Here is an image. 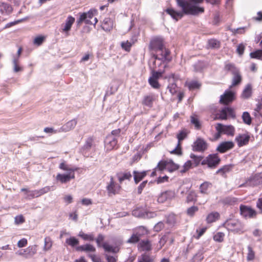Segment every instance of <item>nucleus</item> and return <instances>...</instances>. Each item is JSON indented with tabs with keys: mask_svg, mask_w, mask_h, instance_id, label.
<instances>
[{
	"mask_svg": "<svg viewBox=\"0 0 262 262\" xmlns=\"http://www.w3.org/2000/svg\"><path fill=\"white\" fill-rule=\"evenodd\" d=\"M12 10L13 8L10 4L4 2L0 3V13L2 14L8 15Z\"/></svg>",
	"mask_w": 262,
	"mask_h": 262,
	"instance_id": "obj_23",
	"label": "nucleus"
},
{
	"mask_svg": "<svg viewBox=\"0 0 262 262\" xmlns=\"http://www.w3.org/2000/svg\"><path fill=\"white\" fill-rule=\"evenodd\" d=\"M175 192L172 190H167L162 192L158 196L157 201L159 203H163L167 200H170L175 197Z\"/></svg>",
	"mask_w": 262,
	"mask_h": 262,
	"instance_id": "obj_13",
	"label": "nucleus"
},
{
	"mask_svg": "<svg viewBox=\"0 0 262 262\" xmlns=\"http://www.w3.org/2000/svg\"><path fill=\"white\" fill-rule=\"evenodd\" d=\"M156 99V96L154 94H149L144 96L142 104L146 106L151 107L152 106L153 102Z\"/></svg>",
	"mask_w": 262,
	"mask_h": 262,
	"instance_id": "obj_17",
	"label": "nucleus"
},
{
	"mask_svg": "<svg viewBox=\"0 0 262 262\" xmlns=\"http://www.w3.org/2000/svg\"><path fill=\"white\" fill-rule=\"evenodd\" d=\"M164 227V223L162 222L158 223L154 228V229L156 232L161 231Z\"/></svg>",
	"mask_w": 262,
	"mask_h": 262,
	"instance_id": "obj_64",
	"label": "nucleus"
},
{
	"mask_svg": "<svg viewBox=\"0 0 262 262\" xmlns=\"http://www.w3.org/2000/svg\"><path fill=\"white\" fill-rule=\"evenodd\" d=\"M59 168L61 169L67 171L69 172H74L76 169L70 168L68 165L66 164L64 162L61 163L59 165Z\"/></svg>",
	"mask_w": 262,
	"mask_h": 262,
	"instance_id": "obj_53",
	"label": "nucleus"
},
{
	"mask_svg": "<svg viewBox=\"0 0 262 262\" xmlns=\"http://www.w3.org/2000/svg\"><path fill=\"white\" fill-rule=\"evenodd\" d=\"M144 212H145V211H143L142 210H141L139 209H136V210H133V214L135 216H136L138 217L144 218V215H145Z\"/></svg>",
	"mask_w": 262,
	"mask_h": 262,
	"instance_id": "obj_59",
	"label": "nucleus"
},
{
	"mask_svg": "<svg viewBox=\"0 0 262 262\" xmlns=\"http://www.w3.org/2000/svg\"><path fill=\"white\" fill-rule=\"evenodd\" d=\"M74 178L75 173L71 172H69L67 174L58 173L56 176V180L60 181L61 183H66Z\"/></svg>",
	"mask_w": 262,
	"mask_h": 262,
	"instance_id": "obj_15",
	"label": "nucleus"
},
{
	"mask_svg": "<svg viewBox=\"0 0 262 262\" xmlns=\"http://www.w3.org/2000/svg\"><path fill=\"white\" fill-rule=\"evenodd\" d=\"M250 57L252 58H256L262 60V50H258L250 53Z\"/></svg>",
	"mask_w": 262,
	"mask_h": 262,
	"instance_id": "obj_49",
	"label": "nucleus"
},
{
	"mask_svg": "<svg viewBox=\"0 0 262 262\" xmlns=\"http://www.w3.org/2000/svg\"><path fill=\"white\" fill-rule=\"evenodd\" d=\"M208 46L211 48H219L220 46V42L216 39H211L208 40Z\"/></svg>",
	"mask_w": 262,
	"mask_h": 262,
	"instance_id": "obj_46",
	"label": "nucleus"
},
{
	"mask_svg": "<svg viewBox=\"0 0 262 262\" xmlns=\"http://www.w3.org/2000/svg\"><path fill=\"white\" fill-rule=\"evenodd\" d=\"M121 47L126 51H129L132 44L128 41L121 42Z\"/></svg>",
	"mask_w": 262,
	"mask_h": 262,
	"instance_id": "obj_61",
	"label": "nucleus"
},
{
	"mask_svg": "<svg viewBox=\"0 0 262 262\" xmlns=\"http://www.w3.org/2000/svg\"><path fill=\"white\" fill-rule=\"evenodd\" d=\"M198 210L199 208L197 206H191L187 209V214L189 216H193Z\"/></svg>",
	"mask_w": 262,
	"mask_h": 262,
	"instance_id": "obj_51",
	"label": "nucleus"
},
{
	"mask_svg": "<svg viewBox=\"0 0 262 262\" xmlns=\"http://www.w3.org/2000/svg\"><path fill=\"white\" fill-rule=\"evenodd\" d=\"M102 247L106 252L117 253L119 251V249L117 247L111 246L106 243H104L102 245Z\"/></svg>",
	"mask_w": 262,
	"mask_h": 262,
	"instance_id": "obj_38",
	"label": "nucleus"
},
{
	"mask_svg": "<svg viewBox=\"0 0 262 262\" xmlns=\"http://www.w3.org/2000/svg\"><path fill=\"white\" fill-rule=\"evenodd\" d=\"M133 174L135 182L137 184L146 176V171L139 172L135 170Z\"/></svg>",
	"mask_w": 262,
	"mask_h": 262,
	"instance_id": "obj_30",
	"label": "nucleus"
},
{
	"mask_svg": "<svg viewBox=\"0 0 262 262\" xmlns=\"http://www.w3.org/2000/svg\"><path fill=\"white\" fill-rule=\"evenodd\" d=\"M158 80L157 79L149 77L148 79V82L152 88L155 89H158L160 86V84Z\"/></svg>",
	"mask_w": 262,
	"mask_h": 262,
	"instance_id": "obj_45",
	"label": "nucleus"
},
{
	"mask_svg": "<svg viewBox=\"0 0 262 262\" xmlns=\"http://www.w3.org/2000/svg\"><path fill=\"white\" fill-rule=\"evenodd\" d=\"M18 57H14L13 59V70L15 72H18L22 70V68L18 65Z\"/></svg>",
	"mask_w": 262,
	"mask_h": 262,
	"instance_id": "obj_50",
	"label": "nucleus"
},
{
	"mask_svg": "<svg viewBox=\"0 0 262 262\" xmlns=\"http://www.w3.org/2000/svg\"><path fill=\"white\" fill-rule=\"evenodd\" d=\"M242 118L244 122L248 125L251 123V118L249 113L245 112L242 115Z\"/></svg>",
	"mask_w": 262,
	"mask_h": 262,
	"instance_id": "obj_47",
	"label": "nucleus"
},
{
	"mask_svg": "<svg viewBox=\"0 0 262 262\" xmlns=\"http://www.w3.org/2000/svg\"><path fill=\"white\" fill-rule=\"evenodd\" d=\"M151 47L153 50L156 52L152 58H156L160 59H167L169 61L170 60L169 57L170 52L163 46L162 41L156 39L153 40L151 42Z\"/></svg>",
	"mask_w": 262,
	"mask_h": 262,
	"instance_id": "obj_2",
	"label": "nucleus"
},
{
	"mask_svg": "<svg viewBox=\"0 0 262 262\" xmlns=\"http://www.w3.org/2000/svg\"><path fill=\"white\" fill-rule=\"evenodd\" d=\"M220 217V214L217 212H212L208 214L206 217L207 223H212L215 222Z\"/></svg>",
	"mask_w": 262,
	"mask_h": 262,
	"instance_id": "obj_31",
	"label": "nucleus"
},
{
	"mask_svg": "<svg viewBox=\"0 0 262 262\" xmlns=\"http://www.w3.org/2000/svg\"><path fill=\"white\" fill-rule=\"evenodd\" d=\"M77 124V121L75 119L71 120L63 125L58 132H67L73 129Z\"/></svg>",
	"mask_w": 262,
	"mask_h": 262,
	"instance_id": "obj_21",
	"label": "nucleus"
},
{
	"mask_svg": "<svg viewBox=\"0 0 262 262\" xmlns=\"http://www.w3.org/2000/svg\"><path fill=\"white\" fill-rule=\"evenodd\" d=\"M44 247L43 249L45 251L49 250L52 246V242L51 239L49 237H46L44 239Z\"/></svg>",
	"mask_w": 262,
	"mask_h": 262,
	"instance_id": "obj_43",
	"label": "nucleus"
},
{
	"mask_svg": "<svg viewBox=\"0 0 262 262\" xmlns=\"http://www.w3.org/2000/svg\"><path fill=\"white\" fill-rule=\"evenodd\" d=\"M151 247V244L148 240L142 241L139 244V249L141 251H150Z\"/></svg>",
	"mask_w": 262,
	"mask_h": 262,
	"instance_id": "obj_27",
	"label": "nucleus"
},
{
	"mask_svg": "<svg viewBox=\"0 0 262 262\" xmlns=\"http://www.w3.org/2000/svg\"><path fill=\"white\" fill-rule=\"evenodd\" d=\"M208 144L203 139L199 138L194 142L192 146L193 150L195 151L203 152L207 148Z\"/></svg>",
	"mask_w": 262,
	"mask_h": 262,
	"instance_id": "obj_8",
	"label": "nucleus"
},
{
	"mask_svg": "<svg viewBox=\"0 0 262 262\" xmlns=\"http://www.w3.org/2000/svg\"><path fill=\"white\" fill-rule=\"evenodd\" d=\"M75 19L74 17L70 15L68 16L66 20L65 24L62 25V32H68L71 29L72 26L74 23Z\"/></svg>",
	"mask_w": 262,
	"mask_h": 262,
	"instance_id": "obj_19",
	"label": "nucleus"
},
{
	"mask_svg": "<svg viewBox=\"0 0 262 262\" xmlns=\"http://www.w3.org/2000/svg\"><path fill=\"white\" fill-rule=\"evenodd\" d=\"M234 92L230 90H226L220 97V103L227 105L232 102L234 99Z\"/></svg>",
	"mask_w": 262,
	"mask_h": 262,
	"instance_id": "obj_9",
	"label": "nucleus"
},
{
	"mask_svg": "<svg viewBox=\"0 0 262 262\" xmlns=\"http://www.w3.org/2000/svg\"><path fill=\"white\" fill-rule=\"evenodd\" d=\"M191 122L192 124H193L194 125L196 129H199L200 128L201 124H200L199 120H198V119L196 117H195L194 116H191Z\"/></svg>",
	"mask_w": 262,
	"mask_h": 262,
	"instance_id": "obj_56",
	"label": "nucleus"
},
{
	"mask_svg": "<svg viewBox=\"0 0 262 262\" xmlns=\"http://www.w3.org/2000/svg\"><path fill=\"white\" fill-rule=\"evenodd\" d=\"M255 257V252L252 248L250 246H248V253L247 259L248 261H251L254 259Z\"/></svg>",
	"mask_w": 262,
	"mask_h": 262,
	"instance_id": "obj_44",
	"label": "nucleus"
},
{
	"mask_svg": "<svg viewBox=\"0 0 262 262\" xmlns=\"http://www.w3.org/2000/svg\"><path fill=\"white\" fill-rule=\"evenodd\" d=\"M239 210L241 215L244 218L252 219L256 216V211L250 206L241 205Z\"/></svg>",
	"mask_w": 262,
	"mask_h": 262,
	"instance_id": "obj_5",
	"label": "nucleus"
},
{
	"mask_svg": "<svg viewBox=\"0 0 262 262\" xmlns=\"http://www.w3.org/2000/svg\"><path fill=\"white\" fill-rule=\"evenodd\" d=\"M78 235L84 241H93L95 239L93 234H85L82 231L79 232Z\"/></svg>",
	"mask_w": 262,
	"mask_h": 262,
	"instance_id": "obj_35",
	"label": "nucleus"
},
{
	"mask_svg": "<svg viewBox=\"0 0 262 262\" xmlns=\"http://www.w3.org/2000/svg\"><path fill=\"white\" fill-rule=\"evenodd\" d=\"M233 77L232 80V84L230 86V88L238 85L241 83L242 80V77L239 73V71L237 72L236 74H233Z\"/></svg>",
	"mask_w": 262,
	"mask_h": 262,
	"instance_id": "obj_33",
	"label": "nucleus"
},
{
	"mask_svg": "<svg viewBox=\"0 0 262 262\" xmlns=\"http://www.w3.org/2000/svg\"><path fill=\"white\" fill-rule=\"evenodd\" d=\"M250 137L247 134H238L235 138V141L237 143L238 147H241L248 144Z\"/></svg>",
	"mask_w": 262,
	"mask_h": 262,
	"instance_id": "obj_11",
	"label": "nucleus"
},
{
	"mask_svg": "<svg viewBox=\"0 0 262 262\" xmlns=\"http://www.w3.org/2000/svg\"><path fill=\"white\" fill-rule=\"evenodd\" d=\"M76 249L77 251H84L86 252H94L96 251V248L93 245L89 244L78 246L76 248Z\"/></svg>",
	"mask_w": 262,
	"mask_h": 262,
	"instance_id": "obj_25",
	"label": "nucleus"
},
{
	"mask_svg": "<svg viewBox=\"0 0 262 262\" xmlns=\"http://www.w3.org/2000/svg\"><path fill=\"white\" fill-rule=\"evenodd\" d=\"M220 127L221 128L223 134H225L229 136H234L235 133V128L232 125H225L221 123Z\"/></svg>",
	"mask_w": 262,
	"mask_h": 262,
	"instance_id": "obj_20",
	"label": "nucleus"
},
{
	"mask_svg": "<svg viewBox=\"0 0 262 262\" xmlns=\"http://www.w3.org/2000/svg\"><path fill=\"white\" fill-rule=\"evenodd\" d=\"M262 183V178L259 174H255L253 176L251 177L249 179L246 181V182L241 184L239 187H254Z\"/></svg>",
	"mask_w": 262,
	"mask_h": 262,
	"instance_id": "obj_6",
	"label": "nucleus"
},
{
	"mask_svg": "<svg viewBox=\"0 0 262 262\" xmlns=\"http://www.w3.org/2000/svg\"><path fill=\"white\" fill-rule=\"evenodd\" d=\"M194 166L193 163L191 161H187L183 165V169L180 170L181 173L185 172L187 170L189 169L192 167Z\"/></svg>",
	"mask_w": 262,
	"mask_h": 262,
	"instance_id": "obj_48",
	"label": "nucleus"
},
{
	"mask_svg": "<svg viewBox=\"0 0 262 262\" xmlns=\"http://www.w3.org/2000/svg\"><path fill=\"white\" fill-rule=\"evenodd\" d=\"M25 219L22 215H19L15 217L14 222L16 225L20 224L25 222Z\"/></svg>",
	"mask_w": 262,
	"mask_h": 262,
	"instance_id": "obj_62",
	"label": "nucleus"
},
{
	"mask_svg": "<svg viewBox=\"0 0 262 262\" xmlns=\"http://www.w3.org/2000/svg\"><path fill=\"white\" fill-rule=\"evenodd\" d=\"M168 165L167 170L169 172H172L179 168V166L172 161H168Z\"/></svg>",
	"mask_w": 262,
	"mask_h": 262,
	"instance_id": "obj_55",
	"label": "nucleus"
},
{
	"mask_svg": "<svg viewBox=\"0 0 262 262\" xmlns=\"http://www.w3.org/2000/svg\"><path fill=\"white\" fill-rule=\"evenodd\" d=\"M104 144L106 149L111 150L116 146L117 139L113 135H108L104 141Z\"/></svg>",
	"mask_w": 262,
	"mask_h": 262,
	"instance_id": "obj_12",
	"label": "nucleus"
},
{
	"mask_svg": "<svg viewBox=\"0 0 262 262\" xmlns=\"http://www.w3.org/2000/svg\"><path fill=\"white\" fill-rule=\"evenodd\" d=\"M224 234L222 232H218L213 236V239L218 242H222L224 239Z\"/></svg>",
	"mask_w": 262,
	"mask_h": 262,
	"instance_id": "obj_57",
	"label": "nucleus"
},
{
	"mask_svg": "<svg viewBox=\"0 0 262 262\" xmlns=\"http://www.w3.org/2000/svg\"><path fill=\"white\" fill-rule=\"evenodd\" d=\"M113 27V20L109 17L105 18L101 24L102 29L105 31H110Z\"/></svg>",
	"mask_w": 262,
	"mask_h": 262,
	"instance_id": "obj_22",
	"label": "nucleus"
},
{
	"mask_svg": "<svg viewBox=\"0 0 262 262\" xmlns=\"http://www.w3.org/2000/svg\"><path fill=\"white\" fill-rule=\"evenodd\" d=\"M132 177V176L130 172H121L117 174V177L120 183L125 180H130Z\"/></svg>",
	"mask_w": 262,
	"mask_h": 262,
	"instance_id": "obj_32",
	"label": "nucleus"
},
{
	"mask_svg": "<svg viewBox=\"0 0 262 262\" xmlns=\"http://www.w3.org/2000/svg\"><path fill=\"white\" fill-rule=\"evenodd\" d=\"M164 73V70L159 69L156 71V69H153L150 77L158 80L162 76Z\"/></svg>",
	"mask_w": 262,
	"mask_h": 262,
	"instance_id": "obj_34",
	"label": "nucleus"
},
{
	"mask_svg": "<svg viewBox=\"0 0 262 262\" xmlns=\"http://www.w3.org/2000/svg\"><path fill=\"white\" fill-rule=\"evenodd\" d=\"M142 233L135 232H134L132 236L127 240V243H137L139 241V238L141 236H142Z\"/></svg>",
	"mask_w": 262,
	"mask_h": 262,
	"instance_id": "obj_37",
	"label": "nucleus"
},
{
	"mask_svg": "<svg viewBox=\"0 0 262 262\" xmlns=\"http://www.w3.org/2000/svg\"><path fill=\"white\" fill-rule=\"evenodd\" d=\"M211 183L208 182H205L202 183L200 187V192L202 193L206 194L207 193L208 189L211 186Z\"/></svg>",
	"mask_w": 262,
	"mask_h": 262,
	"instance_id": "obj_40",
	"label": "nucleus"
},
{
	"mask_svg": "<svg viewBox=\"0 0 262 262\" xmlns=\"http://www.w3.org/2000/svg\"><path fill=\"white\" fill-rule=\"evenodd\" d=\"M223 226L228 231L235 234H242L245 232V226L244 224L237 219L227 220L224 224Z\"/></svg>",
	"mask_w": 262,
	"mask_h": 262,
	"instance_id": "obj_3",
	"label": "nucleus"
},
{
	"mask_svg": "<svg viewBox=\"0 0 262 262\" xmlns=\"http://www.w3.org/2000/svg\"><path fill=\"white\" fill-rule=\"evenodd\" d=\"M152 259L146 254H143L138 258V262H151Z\"/></svg>",
	"mask_w": 262,
	"mask_h": 262,
	"instance_id": "obj_52",
	"label": "nucleus"
},
{
	"mask_svg": "<svg viewBox=\"0 0 262 262\" xmlns=\"http://www.w3.org/2000/svg\"><path fill=\"white\" fill-rule=\"evenodd\" d=\"M228 116L231 117L234 116L233 110L229 107H224L216 115V117L221 120L226 119Z\"/></svg>",
	"mask_w": 262,
	"mask_h": 262,
	"instance_id": "obj_14",
	"label": "nucleus"
},
{
	"mask_svg": "<svg viewBox=\"0 0 262 262\" xmlns=\"http://www.w3.org/2000/svg\"><path fill=\"white\" fill-rule=\"evenodd\" d=\"M177 6L181 8L182 11H177L173 9H167L166 12L171 17L178 21L184 14L196 15L204 11L203 7L197 6L203 2V0H176Z\"/></svg>",
	"mask_w": 262,
	"mask_h": 262,
	"instance_id": "obj_1",
	"label": "nucleus"
},
{
	"mask_svg": "<svg viewBox=\"0 0 262 262\" xmlns=\"http://www.w3.org/2000/svg\"><path fill=\"white\" fill-rule=\"evenodd\" d=\"M120 186L114 181L113 177L110 178V183L106 186V189L109 195L118 193L120 189Z\"/></svg>",
	"mask_w": 262,
	"mask_h": 262,
	"instance_id": "obj_10",
	"label": "nucleus"
},
{
	"mask_svg": "<svg viewBox=\"0 0 262 262\" xmlns=\"http://www.w3.org/2000/svg\"><path fill=\"white\" fill-rule=\"evenodd\" d=\"M93 144V139L92 137H90L86 140L85 143L84 145V148L86 149H89L91 148Z\"/></svg>",
	"mask_w": 262,
	"mask_h": 262,
	"instance_id": "obj_58",
	"label": "nucleus"
},
{
	"mask_svg": "<svg viewBox=\"0 0 262 262\" xmlns=\"http://www.w3.org/2000/svg\"><path fill=\"white\" fill-rule=\"evenodd\" d=\"M190 157L193 160L192 163L194 167L197 166L202 161L203 157L202 156H197L194 154H191Z\"/></svg>",
	"mask_w": 262,
	"mask_h": 262,
	"instance_id": "obj_41",
	"label": "nucleus"
},
{
	"mask_svg": "<svg viewBox=\"0 0 262 262\" xmlns=\"http://www.w3.org/2000/svg\"><path fill=\"white\" fill-rule=\"evenodd\" d=\"M221 159L217 154H210L202 160V165H207L210 168H215L219 164Z\"/></svg>",
	"mask_w": 262,
	"mask_h": 262,
	"instance_id": "obj_4",
	"label": "nucleus"
},
{
	"mask_svg": "<svg viewBox=\"0 0 262 262\" xmlns=\"http://www.w3.org/2000/svg\"><path fill=\"white\" fill-rule=\"evenodd\" d=\"M187 85L189 90H195L198 89L201 86V84L197 81H191L187 83Z\"/></svg>",
	"mask_w": 262,
	"mask_h": 262,
	"instance_id": "obj_42",
	"label": "nucleus"
},
{
	"mask_svg": "<svg viewBox=\"0 0 262 262\" xmlns=\"http://www.w3.org/2000/svg\"><path fill=\"white\" fill-rule=\"evenodd\" d=\"M234 143L232 141H225L221 143L217 147L216 150L221 153H224L233 148Z\"/></svg>",
	"mask_w": 262,
	"mask_h": 262,
	"instance_id": "obj_16",
	"label": "nucleus"
},
{
	"mask_svg": "<svg viewBox=\"0 0 262 262\" xmlns=\"http://www.w3.org/2000/svg\"><path fill=\"white\" fill-rule=\"evenodd\" d=\"M223 70L226 73H231L232 75L236 74L239 71V69L234 63L228 61L225 62Z\"/></svg>",
	"mask_w": 262,
	"mask_h": 262,
	"instance_id": "obj_18",
	"label": "nucleus"
},
{
	"mask_svg": "<svg viewBox=\"0 0 262 262\" xmlns=\"http://www.w3.org/2000/svg\"><path fill=\"white\" fill-rule=\"evenodd\" d=\"M45 39V37L43 36H38L35 37L33 40V43L38 46H40Z\"/></svg>",
	"mask_w": 262,
	"mask_h": 262,
	"instance_id": "obj_54",
	"label": "nucleus"
},
{
	"mask_svg": "<svg viewBox=\"0 0 262 262\" xmlns=\"http://www.w3.org/2000/svg\"><path fill=\"white\" fill-rule=\"evenodd\" d=\"M166 219L167 224L170 226H173L177 221L178 216L173 213H170Z\"/></svg>",
	"mask_w": 262,
	"mask_h": 262,
	"instance_id": "obj_36",
	"label": "nucleus"
},
{
	"mask_svg": "<svg viewBox=\"0 0 262 262\" xmlns=\"http://www.w3.org/2000/svg\"><path fill=\"white\" fill-rule=\"evenodd\" d=\"M168 161H161L158 163L157 166L155 168L154 171L152 172L151 175L155 176L156 171L157 170L162 171L167 170L168 167Z\"/></svg>",
	"mask_w": 262,
	"mask_h": 262,
	"instance_id": "obj_26",
	"label": "nucleus"
},
{
	"mask_svg": "<svg viewBox=\"0 0 262 262\" xmlns=\"http://www.w3.org/2000/svg\"><path fill=\"white\" fill-rule=\"evenodd\" d=\"M252 95V85L251 84H248L246 85L245 89L243 91L241 97L244 99H248L251 97Z\"/></svg>",
	"mask_w": 262,
	"mask_h": 262,
	"instance_id": "obj_29",
	"label": "nucleus"
},
{
	"mask_svg": "<svg viewBox=\"0 0 262 262\" xmlns=\"http://www.w3.org/2000/svg\"><path fill=\"white\" fill-rule=\"evenodd\" d=\"M221 125V123H218L216 124L215 129L217 131V133L215 135V138L216 139H218L221 137V135L223 134V132L220 128V126Z\"/></svg>",
	"mask_w": 262,
	"mask_h": 262,
	"instance_id": "obj_63",
	"label": "nucleus"
},
{
	"mask_svg": "<svg viewBox=\"0 0 262 262\" xmlns=\"http://www.w3.org/2000/svg\"><path fill=\"white\" fill-rule=\"evenodd\" d=\"M66 244L68 245L74 247L79 244V241L74 236H71L66 241Z\"/></svg>",
	"mask_w": 262,
	"mask_h": 262,
	"instance_id": "obj_39",
	"label": "nucleus"
},
{
	"mask_svg": "<svg viewBox=\"0 0 262 262\" xmlns=\"http://www.w3.org/2000/svg\"><path fill=\"white\" fill-rule=\"evenodd\" d=\"M167 89L169 90V91L172 95L174 94L177 91V85L175 83L169 84L167 87Z\"/></svg>",
	"mask_w": 262,
	"mask_h": 262,
	"instance_id": "obj_60",
	"label": "nucleus"
},
{
	"mask_svg": "<svg viewBox=\"0 0 262 262\" xmlns=\"http://www.w3.org/2000/svg\"><path fill=\"white\" fill-rule=\"evenodd\" d=\"M96 10H90L87 13H83L80 15V17L77 20L78 24H80L82 22L84 21L85 24L89 25H92L93 21H91L96 13Z\"/></svg>",
	"mask_w": 262,
	"mask_h": 262,
	"instance_id": "obj_7",
	"label": "nucleus"
},
{
	"mask_svg": "<svg viewBox=\"0 0 262 262\" xmlns=\"http://www.w3.org/2000/svg\"><path fill=\"white\" fill-rule=\"evenodd\" d=\"M152 60L153 69H156L158 67L162 66L163 68H165L166 66V64L165 63V61H167V59H160L155 57L151 59Z\"/></svg>",
	"mask_w": 262,
	"mask_h": 262,
	"instance_id": "obj_28",
	"label": "nucleus"
},
{
	"mask_svg": "<svg viewBox=\"0 0 262 262\" xmlns=\"http://www.w3.org/2000/svg\"><path fill=\"white\" fill-rule=\"evenodd\" d=\"M53 186H46L39 190H32V198L38 197L50 191Z\"/></svg>",
	"mask_w": 262,
	"mask_h": 262,
	"instance_id": "obj_24",
	"label": "nucleus"
}]
</instances>
